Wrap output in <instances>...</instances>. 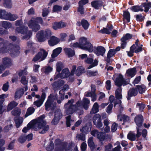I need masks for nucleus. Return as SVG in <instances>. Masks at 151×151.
Returning a JSON list of instances; mask_svg holds the SVG:
<instances>
[{
	"label": "nucleus",
	"instance_id": "nucleus-48",
	"mask_svg": "<svg viewBox=\"0 0 151 151\" xmlns=\"http://www.w3.org/2000/svg\"><path fill=\"white\" fill-rule=\"evenodd\" d=\"M35 109L33 107H30L28 108L27 111L25 115L26 117H27L33 114L35 111Z\"/></svg>",
	"mask_w": 151,
	"mask_h": 151
},
{
	"label": "nucleus",
	"instance_id": "nucleus-21",
	"mask_svg": "<svg viewBox=\"0 0 151 151\" xmlns=\"http://www.w3.org/2000/svg\"><path fill=\"white\" fill-rule=\"evenodd\" d=\"M91 5L95 9H98L102 6L103 3L100 0H95L91 2Z\"/></svg>",
	"mask_w": 151,
	"mask_h": 151
},
{
	"label": "nucleus",
	"instance_id": "nucleus-52",
	"mask_svg": "<svg viewBox=\"0 0 151 151\" xmlns=\"http://www.w3.org/2000/svg\"><path fill=\"white\" fill-rule=\"evenodd\" d=\"M123 16L124 18L127 20V22H129L130 20V14L128 12H125Z\"/></svg>",
	"mask_w": 151,
	"mask_h": 151
},
{
	"label": "nucleus",
	"instance_id": "nucleus-7",
	"mask_svg": "<svg viewBox=\"0 0 151 151\" xmlns=\"http://www.w3.org/2000/svg\"><path fill=\"white\" fill-rule=\"evenodd\" d=\"M52 35L51 31L48 29L45 30H41L36 35V37L39 42H43L50 37Z\"/></svg>",
	"mask_w": 151,
	"mask_h": 151
},
{
	"label": "nucleus",
	"instance_id": "nucleus-14",
	"mask_svg": "<svg viewBox=\"0 0 151 151\" xmlns=\"http://www.w3.org/2000/svg\"><path fill=\"white\" fill-rule=\"evenodd\" d=\"M144 121L143 117L141 114H138L134 118V121L137 126L136 128L141 129Z\"/></svg>",
	"mask_w": 151,
	"mask_h": 151
},
{
	"label": "nucleus",
	"instance_id": "nucleus-58",
	"mask_svg": "<svg viewBox=\"0 0 151 151\" xmlns=\"http://www.w3.org/2000/svg\"><path fill=\"white\" fill-rule=\"evenodd\" d=\"M43 101L39 99L37 100L36 101H35L34 102V104L37 107H40L43 104Z\"/></svg>",
	"mask_w": 151,
	"mask_h": 151
},
{
	"label": "nucleus",
	"instance_id": "nucleus-41",
	"mask_svg": "<svg viewBox=\"0 0 151 151\" xmlns=\"http://www.w3.org/2000/svg\"><path fill=\"white\" fill-rule=\"evenodd\" d=\"M18 103L14 101H13L10 103L8 106L7 110L9 111L12 110L13 108L17 106Z\"/></svg>",
	"mask_w": 151,
	"mask_h": 151
},
{
	"label": "nucleus",
	"instance_id": "nucleus-61",
	"mask_svg": "<svg viewBox=\"0 0 151 151\" xmlns=\"http://www.w3.org/2000/svg\"><path fill=\"white\" fill-rule=\"evenodd\" d=\"M136 20L137 21L142 22L144 19V17L141 14H137L135 15Z\"/></svg>",
	"mask_w": 151,
	"mask_h": 151
},
{
	"label": "nucleus",
	"instance_id": "nucleus-5",
	"mask_svg": "<svg viewBox=\"0 0 151 151\" xmlns=\"http://www.w3.org/2000/svg\"><path fill=\"white\" fill-rule=\"evenodd\" d=\"M57 99V94H51L48 97L45 104V109L47 111L53 110L56 106V100Z\"/></svg>",
	"mask_w": 151,
	"mask_h": 151
},
{
	"label": "nucleus",
	"instance_id": "nucleus-19",
	"mask_svg": "<svg viewBox=\"0 0 151 151\" xmlns=\"http://www.w3.org/2000/svg\"><path fill=\"white\" fill-rule=\"evenodd\" d=\"M64 81L61 80H59L58 81L54 82L52 84L53 88L55 90L58 89L64 84Z\"/></svg>",
	"mask_w": 151,
	"mask_h": 151
},
{
	"label": "nucleus",
	"instance_id": "nucleus-9",
	"mask_svg": "<svg viewBox=\"0 0 151 151\" xmlns=\"http://www.w3.org/2000/svg\"><path fill=\"white\" fill-rule=\"evenodd\" d=\"M137 134L130 132L127 136V138L131 141H134L136 140V138H139L141 135V129L139 128H136Z\"/></svg>",
	"mask_w": 151,
	"mask_h": 151
},
{
	"label": "nucleus",
	"instance_id": "nucleus-30",
	"mask_svg": "<svg viewBox=\"0 0 151 151\" xmlns=\"http://www.w3.org/2000/svg\"><path fill=\"white\" fill-rule=\"evenodd\" d=\"M33 43H32L31 41H29L27 42V47L29 49L25 51V53L26 54H27V53L30 52H33V51L35 48L33 46Z\"/></svg>",
	"mask_w": 151,
	"mask_h": 151
},
{
	"label": "nucleus",
	"instance_id": "nucleus-63",
	"mask_svg": "<svg viewBox=\"0 0 151 151\" xmlns=\"http://www.w3.org/2000/svg\"><path fill=\"white\" fill-rule=\"evenodd\" d=\"M8 96V94H3L0 95V99L1 100H0V104H2L4 101V98H7Z\"/></svg>",
	"mask_w": 151,
	"mask_h": 151
},
{
	"label": "nucleus",
	"instance_id": "nucleus-54",
	"mask_svg": "<svg viewBox=\"0 0 151 151\" xmlns=\"http://www.w3.org/2000/svg\"><path fill=\"white\" fill-rule=\"evenodd\" d=\"M88 145L91 148H93L94 147V143L93 142V138L90 137L88 140Z\"/></svg>",
	"mask_w": 151,
	"mask_h": 151
},
{
	"label": "nucleus",
	"instance_id": "nucleus-2",
	"mask_svg": "<svg viewBox=\"0 0 151 151\" xmlns=\"http://www.w3.org/2000/svg\"><path fill=\"white\" fill-rule=\"evenodd\" d=\"M74 102V99H71L65 104L64 108L65 113L67 114H72L76 111L79 110L80 111L78 112L79 114L82 115L83 113V107L81 104L82 101H78L75 105L73 104Z\"/></svg>",
	"mask_w": 151,
	"mask_h": 151
},
{
	"label": "nucleus",
	"instance_id": "nucleus-35",
	"mask_svg": "<svg viewBox=\"0 0 151 151\" xmlns=\"http://www.w3.org/2000/svg\"><path fill=\"white\" fill-rule=\"evenodd\" d=\"M2 13L4 14V15L3 16H2L0 14V18L1 19L9 20V17H10L11 13H10L7 12L5 10H2Z\"/></svg>",
	"mask_w": 151,
	"mask_h": 151
},
{
	"label": "nucleus",
	"instance_id": "nucleus-56",
	"mask_svg": "<svg viewBox=\"0 0 151 151\" xmlns=\"http://www.w3.org/2000/svg\"><path fill=\"white\" fill-rule=\"evenodd\" d=\"M63 68V64L62 63L58 62L56 64V70L58 72H60L62 68Z\"/></svg>",
	"mask_w": 151,
	"mask_h": 151
},
{
	"label": "nucleus",
	"instance_id": "nucleus-40",
	"mask_svg": "<svg viewBox=\"0 0 151 151\" xmlns=\"http://www.w3.org/2000/svg\"><path fill=\"white\" fill-rule=\"evenodd\" d=\"M99 106L97 102L95 103L93 106L92 108L90 111L91 114H95L98 112L99 111Z\"/></svg>",
	"mask_w": 151,
	"mask_h": 151
},
{
	"label": "nucleus",
	"instance_id": "nucleus-45",
	"mask_svg": "<svg viewBox=\"0 0 151 151\" xmlns=\"http://www.w3.org/2000/svg\"><path fill=\"white\" fill-rule=\"evenodd\" d=\"M81 24L85 30L87 29L89 26V24L88 22L85 19H83L82 20L81 22Z\"/></svg>",
	"mask_w": 151,
	"mask_h": 151
},
{
	"label": "nucleus",
	"instance_id": "nucleus-3",
	"mask_svg": "<svg viewBox=\"0 0 151 151\" xmlns=\"http://www.w3.org/2000/svg\"><path fill=\"white\" fill-rule=\"evenodd\" d=\"M45 117V115H42L34 120V130L38 131L40 134H44L49 129V126L47 124L46 122L44 119Z\"/></svg>",
	"mask_w": 151,
	"mask_h": 151
},
{
	"label": "nucleus",
	"instance_id": "nucleus-31",
	"mask_svg": "<svg viewBox=\"0 0 151 151\" xmlns=\"http://www.w3.org/2000/svg\"><path fill=\"white\" fill-rule=\"evenodd\" d=\"M89 103V100L88 99L85 98L83 99V103L82 102L81 103L82 106L86 110H87L88 109Z\"/></svg>",
	"mask_w": 151,
	"mask_h": 151
},
{
	"label": "nucleus",
	"instance_id": "nucleus-13",
	"mask_svg": "<svg viewBox=\"0 0 151 151\" xmlns=\"http://www.w3.org/2000/svg\"><path fill=\"white\" fill-rule=\"evenodd\" d=\"M93 59L92 58L88 57L85 60V62L86 63L91 64L87 68L88 69H90L93 67L96 66L98 63V61L96 59H95L94 62Z\"/></svg>",
	"mask_w": 151,
	"mask_h": 151
},
{
	"label": "nucleus",
	"instance_id": "nucleus-29",
	"mask_svg": "<svg viewBox=\"0 0 151 151\" xmlns=\"http://www.w3.org/2000/svg\"><path fill=\"white\" fill-rule=\"evenodd\" d=\"M83 49L86 50L90 52H92L93 50V47L92 44L88 41L86 44L83 47Z\"/></svg>",
	"mask_w": 151,
	"mask_h": 151
},
{
	"label": "nucleus",
	"instance_id": "nucleus-53",
	"mask_svg": "<svg viewBox=\"0 0 151 151\" xmlns=\"http://www.w3.org/2000/svg\"><path fill=\"white\" fill-rule=\"evenodd\" d=\"M116 51L114 49H110L107 53V57L108 58H111L115 54Z\"/></svg>",
	"mask_w": 151,
	"mask_h": 151
},
{
	"label": "nucleus",
	"instance_id": "nucleus-47",
	"mask_svg": "<svg viewBox=\"0 0 151 151\" xmlns=\"http://www.w3.org/2000/svg\"><path fill=\"white\" fill-rule=\"evenodd\" d=\"M4 5L5 7L10 9L12 6V2L11 0H5Z\"/></svg>",
	"mask_w": 151,
	"mask_h": 151
},
{
	"label": "nucleus",
	"instance_id": "nucleus-27",
	"mask_svg": "<svg viewBox=\"0 0 151 151\" xmlns=\"http://www.w3.org/2000/svg\"><path fill=\"white\" fill-rule=\"evenodd\" d=\"M65 53L68 55V57H71L75 54V52L74 50L69 48H65L64 49Z\"/></svg>",
	"mask_w": 151,
	"mask_h": 151
},
{
	"label": "nucleus",
	"instance_id": "nucleus-57",
	"mask_svg": "<svg viewBox=\"0 0 151 151\" xmlns=\"http://www.w3.org/2000/svg\"><path fill=\"white\" fill-rule=\"evenodd\" d=\"M20 82L21 83L24 85H26L27 84L28 81L27 79L26 76H23L21 77Z\"/></svg>",
	"mask_w": 151,
	"mask_h": 151
},
{
	"label": "nucleus",
	"instance_id": "nucleus-36",
	"mask_svg": "<svg viewBox=\"0 0 151 151\" xmlns=\"http://www.w3.org/2000/svg\"><path fill=\"white\" fill-rule=\"evenodd\" d=\"M62 49V47H59L54 50L51 55L52 57L55 58L61 52Z\"/></svg>",
	"mask_w": 151,
	"mask_h": 151
},
{
	"label": "nucleus",
	"instance_id": "nucleus-11",
	"mask_svg": "<svg viewBox=\"0 0 151 151\" xmlns=\"http://www.w3.org/2000/svg\"><path fill=\"white\" fill-rule=\"evenodd\" d=\"M54 118L51 122V124L53 125H56L62 117L63 114L61 110L60 109L56 110L54 113Z\"/></svg>",
	"mask_w": 151,
	"mask_h": 151
},
{
	"label": "nucleus",
	"instance_id": "nucleus-62",
	"mask_svg": "<svg viewBox=\"0 0 151 151\" xmlns=\"http://www.w3.org/2000/svg\"><path fill=\"white\" fill-rule=\"evenodd\" d=\"M61 142H62L60 139H56L55 142V144L56 145H58V146L56 147L55 148L57 147H60L61 146L65 147L64 145L63 146L62 144H61Z\"/></svg>",
	"mask_w": 151,
	"mask_h": 151
},
{
	"label": "nucleus",
	"instance_id": "nucleus-1",
	"mask_svg": "<svg viewBox=\"0 0 151 151\" xmlns=\"http://www.w3.org/2000/svg\"><path fill=\"white\" fill-rule=\"evenodd\" d=\"M0 53L9 52L13 57L18 55L20 53V47L18 45L9 44L7 45L8 42L4 40L0 37Z\"/></svg>",
	"mask_w": 151,
	"mask_h": 151
},
{
	"label": "nucleus",
	"instance_id": "nucleus-16",
	"mask_svg": "<svg viewBox=\"0 0 151 151\" xmlns=\"http://www.w3.org/2000/svg\"><path fill=\"white\" fill-rule=\"evenodd\" d=\"M60 41V40L59 38L54 36H52L48 41V43L50 46H53L57 44Z\"/></svg>",
	"mask_w": 151,
	"mask_h": 151
},
{
	"label": "nucleus",
	"instance_id": "nucleus-15",
	"mask_svg": "<svg viewBox=\"0 0 151 151\" xmlns=\"http://www.w3.org/2000/svg\"><path fill=\"white\" fill-rule=\"evenodd\" d=\"M69 76H70V72L68 68H66L62 70L61 73H59L57 75L56 78L60 77L61 78H63Z\"/></svg>",
	"mask_w": 151,
	"mask_h": 151
},
{
	"label": "nucleus",
	"instance_id": "nucleus-59",
	"mask_svg": "<svg viewBox=\"0 0 151 151\" xmlns=\"http://www.w3.org/2000/svg\"><path fill=\"white\" fill-rule=\"evenodd\" d=\"M42 70H44V72L45 73H47L52 71V68L50 66H48L43 68L42 69Z\"/></svg>",
	"mask_w": 151,
	"mask_h": 151
},
{
	"label": "nucleus",
	"instance_id": "nucleus-38",
	"mask_svg": "<svg viewBox=\"0 0 151 151\" xmlns=\"http://www.w3.org/2000/svg\"><path fill=\"white\" fill-rule=\"evenodd\" d=\"M85 71V69L84 68L80 66L78 68L76 72V74L77 76H79L82 73H84Z\"/></svg>",
	"mask_w": 151,
	"mask_h": 151
},
{
	"label": "nucleus",
	"instance_id": "nucleus-24",
	"mask_svg": "<svg viewBox=\"0 0 151 151\" xmlns=\"http://www.w3.org/2000/svg\"><path fill=\"white\" fill-rule=\"evenodd\" d=\"M109 135L108 134L106 135L105 132H99L97 135V138L100 141H103L107 139Z\"/></svg>",
	"mask_w": 151,
	"mask_h": 151
},
{
	"label": "nucleus",
	"instance_id": "nucleus-4",
	"mask_svg": "<svg viewBox=\"0 0 151 151\" xmlns=\"http://www.w3.org/2000/svg\"><path fill=\"white\" fill-rule=\"evenodd\" d=\"M114 82L115 85L119 87V88L116 90L115 96L117 99H119L118 101L119 102V104H121V101L120 99H122V89L120 87L122 85L124 86L128 84V83L123 78L122 75L121 74L119 75L116 78Z\"/></svg>",
	"mask_w": 151,
	"mask_h": 151
},
{
	"label": "nucleus",
	"instance_id": "nucleus-50",
	"mask_svg": "<svg viewBox=\"0 0 151 151\" xmlns=\"http://www.w3.org/2000/svg\"><path fill=\"white\" fill-rule=\"evenodd\" d=\"M2 26L5 28H9L12 27L11 24L6 21L1 22Z\"/></svg>",
	"mask_w": 151,
	"mask_h": 151
},
{
	"label": "nucleus",
	"instance_id": "nucleus-33",
	"mask_svg": "<svg viewBox=\"0 0 151 151\" xmlns=\"http://www.w3.org/2000/svg\"><path fill=\"white\" fill-rule=\"evenodd\" d=\"M136 88L138 90L139 93L141 94L143 93L146 90V86L144 85H137L136 86Z\"/></svg>",
	"mask_w": 151,
	"mask_h": 151
},
{
	"label": "nucleus",
	"instance_id": "nucleus-26",
	"mask_svg": "<svg viewBox=\"0 0 151 151\" xmlns=\"http://www.w3.org/2000/svg\"><path fill=\"white\" fill-rule=\"evenodd\" d=\"M136 68H132L129 69L126 72V74L127 76L132 78L136 74Z\"/></svg>",
	"mask_w": 151,
	"mask_h": 151
},
{
	"label": "nucleus",
	"instance_id": "nucleus-39",
	"mask_svg": "<svg viewBox=\"0 0 151 151\" xmlns=\"http://www.w3.org/2000/svg\"><path fill=\"white\" fill-rule=\"evenodd\" d=\"M24 92V90L22 88H20L15 93V99H18L20 98L22 96Z\"/></svg>",
	"mask_w": 151,
	"mask_h": 151
},
{
	"label": "nucleus",
	"instance_id": "nucleus-51",
	"mask_svg": "<svg viewBox=\"0 0 151 151\" xmlns=\"http://www.w3.org/2000/svg\"><path fill=\"white\" fill-rule=\"evenodd\" d=\"M15 122L17 128H19L22 123V120L21 119L18 118L15 119Z\"/></svg>",
	"mask_w": 151,
	"mask_h": 151
},
{
	"label": "nucleus",
	"instance_id": "nucleus-20",
	"mask_svg": "<svg viewBox=\"0 0 151 151\" xmlns=\"http://www.w3.org/2000/svg\"><path fill=\"white\" fill-rule=\"evenodd\" d=\"M3 63L4 67L6 68L9 67L12 65V61L11 59L7 57H5L3 58L2 60Z\"/></svg>",
	"mask_w": 151,
	"mask_h": 151
},
{
	"label": "nucleus",
	"instance_id": "nucleus-28",
	"mask_svg": "<svg viewBox=\"0 0 151 151\" xmlns=\"http://www.w3.org/2000/svg\"><path fill=\"white\" fill-rule=\"evenodd\" d=\"M34 120H33L27 125V127H25L23 128L22 130L23 132L26 133L29 130L32 128L34 129Z\"/></svg>",
	"mask_w": 151,
	"mask_h": 151
},
{
	"label": "nucleus",
	"instance_id": "nucleus-10",
	"mask_svg": "<svg viewBox=\"0 0 151 151\" xmlns=\"http://www.w3.org/2000/svg\"><path fill=\"white\" fill-rule=\"evenodd\" d=\"M142 45H141L140 47H139L136 49V47L135 45H132L130 48V50L129 51H127L128 55L130 57H132L133 55L134 52L138 53L141 52L142 50Z\"/></svg>",
	"mask_w": 151,
	"mask_h": 151
},
{
	"label": "nucleus",
	"instance_id": "nucleus-12",
	"mask_svg": "<svg viewBox=\"0 0 151 151\" xmlns=\"http://www.w3.org/2000/svg\"><path fill=\"white\" fill-rule=\"evenodd\" d=\"M93 121L94 124L99 128H101L103 126V124L101 122V118L99 114H96L93 117Z\"/></svg>",
	"mask_w": 151,
	"mask_h": 151
},
{
	"label": "nucleus",
	"instance_id": "nucleus-46",
	"mask_svg": "<svg viewBox=\"0 0 151 151\" xmlns=\"http://www.w3.org/2000/svg\"><path fill=\"white\" fill-rule=\"evenodd\" d=\"M76 138L78 141H84L86 139L85 136L84 134L82 133L79 134H77Z\"/></svg>",
	"mask_w": 151,
	"mask_h": 151
},
{
	"label": "nucleus",
	"instance_id": "nucleus-49",
	"mask_svg": "<svg viewBox=\"0 0 151 151\" xmlns=\"http://www.w3.org/2000/svg\"><path fill=\"white\" fill-rule=\"evenodd\" d=\"M132 37V35L129 33H127L123 36L121 39V40L124 41H126L130 39Z\"/></svg>",
	"mask_w": 151,
	"mask_h": 151
},
{
	"label": "nucleus",
	"instance_id": "nucleus-22",
	"mask_svg": "<svg viewBox=\"0 0 151 151\" xmlns=\"http://www.w3.org/2000/svg\"><path fill=\"white\" fill-rule=\"evenodd\" d=\"M105 51L106 50L104 47L99 46L96 48L95 53L98 56L101 55L103 56Z\"/></svg>",
	"mask_w": 151,
	"mask_h": 151
},
{
	"label": "nucleus",
	"instance_id": "nucleus-17",
	"mask_svg": "<svg viewBox=\"0 0 151 151\" xmlns=\"http://www.w3.org/2000/svg\"><path fill=\"white\" fill-rule=\"evenodd\" d=\"M66 24L64 22H55L52 24V28L55 30L60 29L66 27Z\"/></svg>",
	"mask_w": 151,
	"mask_h": 151
},
{
	"label": "nucleus",
	"instance_id": "nucleus-23",
	"mask_svg": "<svg viewBox=\"0 0 151 151\" xmlns=\"http://www.w3.org/2000/svg\"><path fill=\"white\" fill-rule=\"evenodd\" d=\"M118 119L120 121L123 120L124 122H129L130 121V117L127 115L124 114H121L117 115Z\"/></svg>",
	"mask_w": 151,
	"mask_h": 151
},
{
	"label": "nucleus",
	"instance_id": "nucleus-32",
	"mask_svg": "<svg viewBox=\"0 0 151 151\" xmlns=\"http://www.w3.org/2000/svg\"><path fill=\"white\" fill-rule=\"evenodd\" d=\"M40 52L38 53H40V54L39 55L40 57L41 60L40 61L43 60H44L47 56V52L43 49H41L40 50Z\"/></svg>",
	"mask_w": 151,
	"mask_h": 151
},
{
	"label": "nucleus",
	"instance_id": "nucleus-60",
	"mask_svg": "<svg viewBox=\"0 0 151 151\" xmlns=\"http://www.w3.org/2000/svg\"><path fill=\"white\" fill-rule=\"evenodd\" d=\"M98 75L97 71L89 70L87 72V75L89 76H95Z\"/></svg>",
	"mask_w": 151,
	"mask_h": 151
},
{
	"label": "nucleus",
	"instance_id": "nucleus-42",
	"mask_svg": "<svg viewBox=\"0 0 151 151\" xmlns=\"http://www.w3.org/2000/svg\"><path fill=\"white\" fill-rule=\"evenodd\" d=\"M136 107L139 109L140 112L143 111V110L145 107V105L142 102L137 103L136 104Z\"/></svg>",
	"mask_w": 151,
	"mask_h": 151
},
{
	"label": "nucleus",
	"instance_id": "nucleus-37",
	"mask_svg": "<svg viewBox=\"0 0 151 151\" xmlns=\"http://www.w3.org/2000/svg\"><path fill=\"white\" fill-rule=\"evenodd\" d=\"M91 130V127L87 125L82 127L80 129V131L82 133L86 134L88 133Z\"/></svg>",
	"mask_w": 151,
	"mask_h": 151
},
{
	"label": "nucleus",
	"instance_id": "nucleus-8",
	"mask_svg": "<svg viewBox=\"0 0 151 151\" xmlns=\"http://www.w3.org/2000/svg\"><path fill=\"white\" fill-rule=\"evenodd\" d=\"M28 27L24 26H22L17 27L16 28V32L20 33L24 35L22 37L23 39L28 40L32 35V32L28 30Z\"/></svg>",
	"mask_w": 151,
	"mask_h": 151
},
{
	"label": "nucleus",
	"instance_id": "nucleus-43",
	"mask_svg": "<svg viewBox=\"0 0 151 151\" xmlns=\"http://www.w3.org/2000/svg\"><path fill=\"white\" fill-rule=\"evenodd\" d=\"M143 6L145 8L144 12L146 13L147 12H148L149 9L151 8V2L143 3Z\"/></svg>",
	"mask_w": 151,
	"mask_h": 151
},
{
	"label": "nucleus",
	"instance_id": "nucleus-44",
	"mask_svg": "<svg viewBox=\"0 0 151 151\" xmlns=\"http://www.w3.org/2000/svg\"><path fill=\"white\" fill-rule=\"evenodd\" d=\"M70 147H57L55 149V151H70Z\"/></svg>",
	"mask_w": 151,
	"mask_h": 151
},
{
	"label": "nucleus",
	"instance_id": "nucleus-64",
	"mask_svg": "<svg viewBox=\"0 0 151 151\" xmlns=\"http://www.w3.org/2000/svg\"><path fill=\"white\" fill-rule=\"evenodd\" d=\"M62 7L60 6L55 5L53 8V11L54 12H58L61 11Z\"/></svg>",
	"mask_w": 151,
	"mask_h": 151
},
{
	"label": "nucleus",
	"instance_id": "nucleus-6",
	"mask_svg": "<svg viewBox=\"0 0 151 151\" xmlns=\"http://www.w3.org/2000/svg\"><path fill=\"white\" fill-rule=\"evenodd\" d=\"M42 19L41 17L32 18L28 22V25L33 31L37 32L40 29V26L38 24H42Z\"/></svg>",
	"mask_w": 151,
	"mask_h": 151
},
{
	"label": "nucleus",
	"instance_id": "nucleus-55",
	"mask_svg": "<svg viewBox=\"0 0 151 151\" xmlns=\"http://www.w3.org/2000/svg\"><path fill=\"white\" fill-rule=\"evenodd\" d=\"M54 148V144L52 142H50L47 145L46 149L47 151H52Z\"/></svg>",
	"mask_w": 151,
	"mask_h": 151
},
{
	"label": "nucleus",
	"instance_id": "nucleus-18",
	"mask_svg": "<svg viewBox=\"0 0 151 151\" xmlns=\"http://www.w3.org/2000/svg\"><path fill=\"white\" fill-rule=\"evenodd\" d=\"M137 94L138 91L136 88L130 89L128 92V96H127V98L128 100H129L130 99V97L134 96Z\"/></svg>",
	"mask_w": 151,
	"mask_h": 151
},
{
	"label": "nucleus",
	"instance_id": "nucleus-34",
	"mask_svg": "<svg viewBox=\"0 0 151 151\" xmlns=\"http://www.w3.org/2000/svg\"><path fill=\"white\" fill-rule=\"evenodd\" d=\"M87 38L84 37L80 38L79 40V42L81 45V49H83V47H84L88 42Z\"/></svg>",
	"mask_w": 151,
	"mask_h": 151
},
{
	"label": "nucleus",
	"instance_id": "nucleus-25",
	"mask_svg": "<svg viewBox=\"0 0 151 151\" xmlns=\"http://www.w3.org/2000/svg\"><path fill=\"white\" fill-rule=\"evenodd\" d=\"M143 3L140 6H134L130 8L131 10L134 12H142L144 11L143 9Z\"/></svg>",
	"mask_w": 151,
	"mask_h": 151
}]
</instances>
